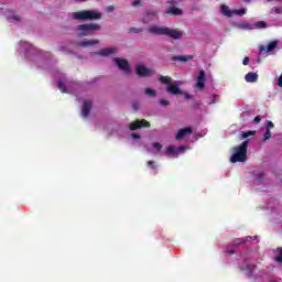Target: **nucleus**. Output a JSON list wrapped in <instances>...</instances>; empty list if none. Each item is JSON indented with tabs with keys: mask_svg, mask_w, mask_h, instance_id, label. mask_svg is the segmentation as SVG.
<instances>
[{
	"mask_svg": "<svg viewBox=\"0 0 282 282\" xmlns=\"http://www.w3.org/2000/svg\"><path fill=\"white\" fill-rule=\"evenodd\" d=\"M273 12H275V14H281V12H282V7H275V8H273Z\"/></svg>",
	"mask_w": 282,
	"mask_h": 282,
	"instance_id": "obj_36",
	"label": "nucleus"
},
{
	"mask_svg": "<svg viewBox=\"0 0 282 282\" xmlns=\"http://www.w3.org/2000/svg\"><path fill=\"white\" fill-rule=\"evenodd\" d=\"M132 6H133L134 8H138V6H142V1H141V0H134V1L132 2Z\"/></svg>",
	"mask_w": 282,
	"mask_h": 282,
	"instance_id": "obj_35",
	"label": "nucleus"
},
{
	"mask_svg": "<svg viewBox=\"0 0 282 282\" xmlns=\"http://www.w3.org/2000/svg\"><path fill=\"white\" fill-rule=\"evenodd\" d=\"M32 56H33V61H41L42 59L41 56H39L36 54H33Z\"/></svg>",
	"mask_w": 282,
	"mask_h": 282,
	"instance_id": "obj_41",
	"label": "nucleus"
},
{
	"mask_svg": "<svg viewBox=\"0 0 282 282\" xmlns=\"http://www.w3.org/2000/svg\"><path fill=\"white\" fill-rule=\"evenodd\" d=\"M270 138H272V132H270V130L267 129V131L264 133V141L270 140Z\"/></svg>",
	"mask_w": 282,
	"mask_h": 282,
	"instance_id": "obj_32",
	"label": "nucleus"
},
{
	"mask_svg": "<svg viewBox=\"0 0 282 282\" xmlns=\"http://www.w3.org/2000/svg\"><path fill=\"white\" fill-rule=\"evenodd\" d=\"M245 80L247 83H257V80H259V75L257 73H248L245 76Z\"/></svg>",
	"mask_w": 282,
	"mask_h": 282,
	"instance_id": "obj_16",
	"label": "nucleus"
},
{
	"mask_svg": "<svg viewBox=\"0 0 282 282\" xmlns=\"http://www.w3.org/2000/svg\"><path fill=\"white\" fill-rule=\"evenodd\" d=\"M250 144L249 140L242 142L239 147L234 148V154L230 158L232 164L237 162H245L248 158V145Z\"/></svg>",
	"mask_w": 282,
	"mask_h": 282,
	"instance_id": "obj_2",
	"label": "nucleus"
},
{
	"mask_svg": "<svg viewBox=\"0 0 282 282\" xmlns=\"http://www.w3.org/2000/svg\"><path fill=\"white\" fill-rule=\"evenodd\" d=\"M133 140H140V134L132 133Z\"/></svg>",
	"mask_w": 282,
	"mask_h": 282,
	"instance_id": "obj_44",
	"label": "nucleus"
},
{
	"mask_svg": "<svg viewBox=\"0 0 282 282\" xmlns=\"http://www.w3.org/2000/svg\"><path fill=\"white\" fill-rule=\"evenodd\" d=\"M150 19H144L143 23H149Z\"/></svg>",
	"mask_w": 282,
	"mask_h": 282,
	"instance_id": "obj_47",
	"label": "nucleus"
},
{
	"mask_svg": "<svg viewBox=\"0 0 282 282\" xmlns=\"http://www.w3.org/2000/svg\"><path fill=\"white\" fill-rule=\"evenodd\" d=\"M166 14H173L174 17H180L182 14V10L175 7H171L165 11Z\"/></svg>",
	"mask_w": 282,
	"mask_h": 282,
	"instance_id": "obj_18",
	"label": "nucleus"
},
{
	"mask_svg": "<svg viewBox=\"0 0 282 282\" xmlns=\"http://www.w3.org/2000/svg\"><path fill=\"white\" fill-rule=\"evenodd\" d=\"M77 1H80V2H83V1H87V0H77Z\"/></svg>",
	"mask_w": 282,
	"mask_h": 282,
	"instance_id": "obj_49",
	"label": "nucleus"
},
{
	"mask_svg": "<svg viewBox=\"0 0 282 282\" xmlns=\"http://www.w3.org/2000/svg\"><path fill=\"white\" fill-rule=\"evenodd\" d=\"M254 28L263 29V28H265V22L260 21L257 24H254Z\"/></svg>",
	"mask_w": 282,
	"mask_h": 282,
	"instance_id": "obj_33",
	"label": "nucleus"
},
{
	"mask_svg": "<svg viewBox=\"0 0 282 282\" xmlns=\"http://www.w3.org/2000/svg\"><path fill=\"white\" fill-rule=\"evenodd\" d=\"M148 166H152V169H155V163L153 161H149Z\"/></svg>",
	"mask_w": 282,
	"mask_h": 282,
	"instance_id": "obj_43",
	"label": "nucleus"
},
{
	"mask_svg": "<svg viewBox=\"0 0 282 282\" xmlns=\"http://www.w3.org/2000/svg\"><path fill=\"white\" fill-rule=\"evenodd\" d=\"M72 18L75 19V21H96L98 19H102V13L96 10H84L73 12Z\"/></svg>",
	"mask_w": 282,
	"mask_h": 282,
	"instance_id": "obj_1",
	"label": "nucleus"
},
{
	"mask_svg": "<svg viewBox=\"0 0 282 282\" xmlns=\"http://www.w3.org/2000/svg\"><path fill=\"white\" fill-rule=\"evenodd\" d=\"M227 252H228V254H235V251H232V250H229Z\"/></svg>",
	"mask_w": 282,
	"mask_h": 282,
	"instance_id": "obj_46",
	"label": "nucleus"
},
{
	"mask_svg": "<svg viewBox=\"0 0 282 282\" xmlns=\"http://www.w3.org/2000/svg\"><path fill=\"white\" fill-rule=\"evenodd\" d=\"M193 55H182L174 57V61H180L181 63H186V61H192Z\"/></svg>",
	"mask_w": 282,
	"mask_h": 282,
	"instance_id": "obj_20",
	"label": "nucleus"
},
{
	"mask_svg": "<svg viewBox=\"0 0 282 282\" xmlns=\"http://www.w3.org/2000/svg\"><path fill=\"white\" fill-rule=\"evenodd\" d=\"M147 17L148 19H153V17H155V11H148Z\"/></svg>",
	"mask_w": 282,
	"mask_h": 282,
	"instance_id": "obj_34",
	"label": "nucleus"
},
{
	"mask_svg": "<svg viewBox=\"0 0 282 282\" xmlns=\"http://www.w3.org/2000/svg\"><path fill=\"white\" fill-rule=\"evenodd\" d=\"M276 45H278L276 41H273V42L269 43L268 46H267L265 52L267 53L274 52V50H276Z\"/></svg>",
	"mask_w": 282,
	"mask_h": 282,
	"instance_id": "obj_22",
	"label": "nucleus"
},
{
	"mask_svg": "<svg viewBox=\"0 0 282 282\" xmlns=\"http://www.w3.org/2000/svg\"><path fill=\"white\" fill-rule=\"evenodd\" d=\"M217 102V95H209L207 98V105H215Z\"/></svg>",
	"mask_w": 282,
	"mask_h": 282,
	"instance_id": "obj_25",
	"label": "nucleus"
},
{
	"mask_svg": "<svg viewBox=\"0 0 282 282\" xmlns=\"http://www.w3.org/2000/svg\"><path fill=\"white\" fill-rule=\"evenodd\" d=\"M130 32L138 33V32H142V30H140V29H135V28H131V29H130Z\"/></svg>",
	"mask_w": 282,
	"mask_h": 282,
	"instance_id": "obj_40",
	"label": "nucleus"
},
{
	"mask_svg": "<svg viewBox=\"0 0 282 282\" xmlns=\"http://www.w3.org/2000/svg\"><path fill=\"white\" fill-rule=\"evenodd\" d=\"M73 87H78V85L74 84Z\"/></svg>",
	"mask_w": 282,
	"mask_h": 282,
	"instance_id": "obj_48",
	"label": "nucleus"
},
{
	"mask_svg": "<svg viewBox=\"0 0 282 282\" xmlns=\"http://www.w3.org/2000/svg\"><path fill=\"white\" fill-rule=\"evenodd\" d=\"M220 12L225 17H243V14H246V9L242 8V9L230 11V8H228V6L223 4L220 8Z\"/></svg>",
	"mask_w": 282,
	"mask_h": 282,
	"instance_id": "obj_6",
	"label": "nucleus"
},
{
	"mask_svg": "<svg viewBox=\"0 0 282 282\" xmlns=\"http://www.w3.org/2000/svg\"><path fill=\"white\" fill-rule=\"evenodd\" d=\"M113 61L121 72H124V74H131V67L129 66V62H127V59L115 58Z\"/></svg>",
	"mask_w": 282,
	"mask_h": 282,
	"instance_id": "obj_7",
	"label": "nucleus"
},
{
	"mask_svg": "<svg viewBox=\"0 0 282 282\" xmlns=\"http://www.w3.org/2000/svg\"><path fill=\"white\" fill-rule=\"evenodd\" d=\"M155 90L151 89V88H147L145 89V95L147 96H151V97H155Z\"/></svg>",
	"mask_w": 282,
	"mask_h": 282,
	"instance_id": "obj_28",
	"label": "nucleus"
},
{
	"mask_svg": "<svg viewBox=\"0 0 282 282\" xmlns=\"http://www.w3.org/2000/svg\"><path fill=\"white\" fill-rule=\"evenodd\" d=\"M245 241H252V237L248 236L246 239L243 238H238L234 241L235 246H239L240 243H243Z\"/></svg>",
	"mask_w": 282,
	"mask_h": 282,
	"instance_id": "obj_23",
	"label": "nucleus"
},
{
	"mask_svg": "<svg viewBox=\"0 0 282 282\" xmlns=\"http://www.w3.org/2000/svg\"><path fill=\"white\" fill-rule=\"evenodd\" d=\"M253 122H254V124H259V122H261V117H260V116H257V117L253 119Z\"/></svg>",
	"mask_w": 282,
	"mask_h": 282,
	"instance_id": "obj_38",
	"label": "nucleus"
},
{
	"mask_svg": "<svg viewBox=\"0 0 282 282\" xmlns=\"http://www.w3.org/2000/svg\"><path fill=\"white\" fill-rule=\"evenodd\" d=\"M161 83H164V85H167V91L169 94H172L173 96H177V94H182L180 90V85H182L181 82H171V77L162 76L160 78Z\"/></svg>",
	"mask_w": 282,
	"mask_h": 282,
	"instance_id": "obj_5",
	"label": "nucleus"
},
{
	"mask_svg": "<svg viewBox=\"0 0 282 282\" xmlns=\"http://www.w3.org/2000/svg\"><path fill=\"white\" fill-rule=\"evenodd\" d=\"M191 133H193V129L191 127L183 128L177 131L176 140H182V139L186 138V135H191Z\"/></svg>",
	"mask_w": 282,
	"mask_h": 282,
	"instance_id": "obj_11",
	"label": "nucleus"
},
{
	"mask_svg": "<svg viewBox=\"0 0 282 282\" xmlns=\"http://www.w3.org/2000/svg\"><path fill=\"white\" fill-rule=\"evenodd\" d=\"M32 50H33L32 44H30L29 42L21 41L18 52H24V54H28V52H32Z\"/></svg>",
	"mask_w": 282,
	"mask_h": 282,
	"instance_id": "obj_12",
	"label": "nucleus"
},
{
	"mask_svg": "<svg viewBox=\"0 0 282 282\" xmlns=\"http://www.w3.org/2000/svg\"><path fill=\"white\" fill-rule=\"evenodd\" d=\"M142 127H150V124L147 120L135 121L130 124L131 131H135V129H142Z\"/></svg>",
	"mask_w": 282,
	"mask_h": 282,
	"instance_id": "obj_14",
	"label": "nucleus"
},
{
	"mask_svg": "<svg viewBox=\"0 0 282 282\" xmlns=\"http://www.w3.org/2000/svg\"><path fill=\"white\" fill-rule=\"evenodd\" d=\"M145 149L149 153H160V151H162V143L155 142L152 144V148L149 145H145Z\"/></svg>",
	"mask_w": 282,
	"mask_h": 282,
	"instance_id": "obj_15",
	"label": "nucleus"
},
{
	"mask_svg": "<svg viewBox=\"0 0 282 282\" xmlns=\"http://www.w3.org/2000/svg\"><path fill=\"white\" fill-rule=\"evenodd\" d=\"M83 47H89V45H98V40L83 41L79 43Z\"/></svg>",
	"mask_w": 282,
	"mask_h": 282,
	"instance_id": "obj_21",
	"label": "nucleus"
},
{
	"mask_svg": "<svg viewBox=\"0 0 282 282\" xmlns=\"http://www.w3.org/2000/svg\"><path fill=\"white\" fill-rule=\"evenodd\" d=\"M205 85H206V72L200 70V72H199V75H198V77H197L196 87H197L198 89H204Z\"/></svg>",
	"mask_w": 282,
	"mask_h": 282,
	"instance_id": "obj_10",
	"label": "nucleus"
},
{
	"mask_svg": "<svg viewBox=\"0 0 282 282\" xmlns=\"http://www.w3.org/2000/svg\"><path fill=\"white\" fill-rule=\"evenodd\" d=\"M264 175H265V174H263V173H258V174H256V180H257V182H262Z\"/></svg>",
	"mask_w": 282,
	"mask_h": 282,
	"instance_id": "obj_31",
	"label": "nucleus"
},
{
	"mask_svg": "<svg viewBox=\"0 0 282 282\" xmlns=\"http://www.w3.org/2000/svg\"><path fill=\"white\" fill-rule=\"evenodd\" d=\"M89 111H91V101L86 100L82 107V118H87V116H89Z\"/></svg>",
	"mask_w": 282,
	"mask_h": 282,
	"instance_id": "obj_13",
	"label": "nucleus"
},
{
	"mask_svg": "<svg viewBox=\"0 0 282 282\" xmlns=\"http://www.w3.org/2000/svg\"><path fill=\"white\" fill-rule=\"evenodd\" d=\"M57 87L62 91V94H72V90H69V89H67V87H65V84L63 83V80H59L57 83Z\"/></svg>",
	"mask_w": 282,
	"mask_h": 282,
	"instance_id": "obj_19",
	"label": "nucleus"
},
{
	"mask_svg": "<svg viewBox=\"0 0 282 282\" xmlns=\"http://www.w3.org/2000/svg\"><path fill=\"white\" fill-rule=\"evenodd\" d=\"M98 30H100V25L94 23L80 24L77 26V32L79 36H89L95 32H98Z\"/></svg>",
	"mask_w": 282,
	"mask_h": 282,
	"instance_id": "obj_4",
	"label": "nucleus"
},
{
	"mask_svg": "<svg viewBox=\"0 0 282 282\" xmlns=\"http://www.w3.org/2000/svg\"><path fill=\"white\" fill-rule=\"evenodd\" d=\"M267 129L268 130L274 129V123L272 121H268Z\"/></svg>",
	"mask_w": 282,
	"mask_h": 282,
	"instance_id": "obj_37",
	"label": "nucleus"
},
{
	"mask_svg": "<svg viewBox=\"0 0 282 282\" xmlns=\"http://www.w3.org/2000/svg\"><path fill=\"white\" fill-rule=\"evenodd\" d=\"M137 74H138V76H143V77L144 76H152L153 69L148 68L143 64H138L137 65Z\"/></svg>",
	"mask_w": 282,
	"mask_h": 282,
	"instance_id": "obj_9",
	"label": "nucleus"
},
{
	"mask_svg": "<svg viewBox=\"0 0 282 282\" xmlns=\"http://www.w3.org/2000/svg\"><path fill=\"white\" fill-rule=\"evenodd\" d=\"M149 32L151 34H160L163 36H170V39H181L182 32L169 29V28H162V26H151L149 29Z\"/></svg>",
	"mask_w": 282,
	"mask_h": 282,
	"instance_id": "obj_3",
	"label": "nucleus"
},
{
	"mask_svg": "<svg viewBox=\"0 0 282 282\" xmlns=\"http://www.w3.org/2000/svg\"><path fill=\"white\" fill-rule=\"evenodd\" d=\"M248 63H250V57H245L242 64L248 65Z\"/></svg>",
	"mask_w": 282,
	"mask_h": 282,
	"instance_id": "obj_39",
	"label": "nucleus"
},
{
	"mask_svg": "<svg viewBox=\"0 0 282 282\" xmlns=\"http://www.w3.org/2000/svg\"><path fill=\"white\" fill-rule=\"evenodd\" d=\"M98 54L99 56H111V54H116V47L102 48Z\"/></svg>",
	"mask_w": 282,
	"mask_h": 282,
	"instance_id": "obj_17",
	"label": "nucleus"
},
{
	"mask_svg": "<svg viewBox=\"0 0 282 282\" xmlns=\"http://www.w3.org/2000/svg\"><path fill=\"white\" fill-rule=\"evenodd\" d=\"M7 19H9V20L13 19V21H20L21 20V18L19 15L14 14V13L8 14Z\"/></svg>",
	"mask_w": 282,
	"mask_h": 282,
	"instance_id": "obj_27",
	"label": "nucleus"
},
{
	"mask_svg": "<svg viewBox=\"0 0 282 282\" xmlns=\"http://www.w3.org/2000/svg\"><path fill=\"white\" fill-rule=\"evenodd\" d=\"M257 131H247L241 133V140H246V138H250V135H254Z\"/></svg>",
	"mask_w": 282,
	"mask_h": 282,
	"instance_id": "obj_26",
	"label": "nucleus"
},
{
	"mask_svg": "<svg viewBox=\"0 0 282 282\" xmlns=\"http://www.w3.org/2000/svg\"><path fill=\"white\" fill-rule=\"evenodd\" d=\"M160 102H161V105H163L164 107H166V105H169V100H166V99H162Z\"/></svg>",
	"mask_w": 282,
	"mask_h": 282,
	"instance_id": "obj_42",
	"label": "nucleus"
},
{
	"mask_svg": "<svg viewBox=\"0 0 282 282\" xmlns=\"http://www.w3.org/2000/svg\"><path fill=\"white\" fill-rule=\"evenodd\" d=\"M167 3H170V6H180V3H182V0H167Z\"/></svg>",
	"mask_w": 282,
	"mask_h": 282,
	"instance_id": "obj_30",
	"label": "nucleus"
},
{
	"mask_svg": "<svg viewBox=\"0 0 282 282\" xmlns=\"http://www.w3.org/2000/svg\"><path fill=\"white\" fill-rule=\"evenodd\" d=\"M245 272H247V276H250L252 272L254 271V265L248 264L246 268H242Z\"/></svg>",
	"mask_w": 282,
	"mask_h": 282,
	"instance_id": "obj_24",
	"label": "nucleus"
},
{
	"mask_svg": "<svg viewBox=\"0 0 282 282\" xmlns=\"http://www.w3.org/2000/svg\"><path fill=\"white\" fill-rule=\"evenodd\" d=\"M278 252L279 257L275 258V261H278V263H282V248H279Z\"/></svg>",
	"mask_w": 282,
	"mask_h": 282,
	"instance_id": "obj_29",
	"label": "nucleus"
},
{
	"mask_svg": "<svg viewBox=\"0 0 282 282\" xmlns=\"http://www.w3.org/2000/svg\"><path fill=\"white\" fill-rule=\"evenodd\" d=\"M188 149L184 145H181L178 148H174L173 145L167 147L165 155H182L184 151Z\"/></svg>",
	"mask_w": 282,
	"mask_h": 282,
	"instance_id": "obj_8",
	"label": "nucleus"
},
{
	"mask_svg": "<svg viewBox=\"0 0 282 282\" xmlns=\"http://www.w3.org/2000/svg\"><path fill=\"white\" fill-rule=\"evenodd\" d=\"M106 11H107V12H113V7H111V6H110V7H107V8H106Z\"/></svg>",
	"mask_w": 282,
	"mask_h": 282,
	"instance_id": "obj_45",
	"label": "nucleus"
}]
</instances>
